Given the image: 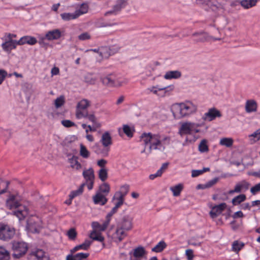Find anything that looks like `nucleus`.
<instances>
[{
	"label": "nucleus",
	"mask_w": 260,
	"mask_h": 260,
	"mask_svg": "<svg viewBox=\"0 0 260 260\" xmlns=\"http://www.w3.org/2000/svg\"><path fill=\"white\" fill-rule=\"evenodd\" d=\"M140 141L145 146L149 144V153L151 152L152 149L163 151L165 149V147L161 145V136L159 134L143 133L140 136Z\"/></svg>",
	"instance_id": "1"
},
{
	"label": "nucleus",
	"mask_w": 260,
	"mask_h": 260,
	"mask_svg": "<svg viewBox=\"0 0 260 260\" xmlns=\"http://www.w3.org/2000/svg\"><path fill=\"white\" fill-rule=\"evenodd\" d=\"M197 106L190 102L177 104L173 107V114L177 118L188 116L196 112Z\"/></svg>",
	"instance_id": "2"
},
{
	"label": "nucleus",
	"mask_w": 260,
	"mask_h": 260,
	"mask_svg": "<svg viewBox=\"0 0 260 260\" xmlns=\"http://www.w3.org/2000/svg\"><path fill=\"white\" fill-rule=\"evenodd\" d=\"M6 205L10 209H15V210L13 211V214L16 216L19 220L23 219L28 214L27 208L25 206L21 205L18 201L16 200L15 197L13 195L10 196L7 199Z\"/></svg>",
	"instance_id": "3"
},
{
	"label": "nucleus",
	"mask_w": 260,
	"mask_h": 260,
	"mask_svg": "<svg viewBox=\"0 0 260 260\" xmlns=\"http://www.w3.org/2000/svg\"><path fill=\"white\" fill-rule=\"evenodd\" d=\"M28 245L24 242L14 241L12 243L13 251L12 256L15 258H19L24 256L28 250Z\"/></svg>",
	"instance_id": "4"
},
{
	"label": "nucleus",
	"mask_w": 260,
	"mask_h": 260,
	"mask_svg": "<svg viewBox=\"0 0 260 260\" xmlns=\"http://www.w3.org/2000/svg\"><path fill=\"white\" fill-rule=\"evenodd\" d=\"M15 235V230L8 224L0 223V240L8 241Z\"/></svg>",
	"instance_id": "5"
},
{
	"label": "nucleus",
	"mask_w": 260,
	"mask_h": 260,
	"mask_svg": "<svg viewBox=\"0 0 260 260\" xmlns=\"http://www.w3.org/2000/svg\"><path fill=\"white\" fill-rule=\"evenodd\" d=\"M193 41L195 44L209 42L211 40V36L204 30L197 31L192 34Z\"/></svg>",
	"instance_id": "6"
},
{
	"label": "nucleus",
	"mask_w": 260,
	"mask_h": 260,
	"mask_svg": "<svg viewBox=\"0 0 260 260\" xmlns=\"http://www.w3.org/2000/svg\"><path fill=\"white\" fill-rule=\"evenodd\" d=\"M28 260H49L45 252L41 249H33L29 252L27 255Z\"/></svg>",
	"instance_id": "7"
},
{
	"label": "nucleus",
	"mask_w": 260,
	"mask_h": 260,
	"mask_svg": "<svg viewBox=\"0 0 260 260\" xmlns=\"http://www.w3.org/2000/svg\"><path fill=\"white\" fill-rule=\"evenodd\" d=\"M61 37V32L59 29H54L48 31L46 32L45 37L43 38L41 40H40L39 43L42 45L44 44L43 40L47 39L49 41H52L54 40H58Z\"/></svg>",
	"instance_id": "8"
},
{
	"label": "nucleus",
	"mask_w": 260,
	"mask_h": 260,
	"mask_svg": "<svg viewBox=\"0 0 260 260\" xmlns=\"http://www.w3.org/2000/svg\"><path fill=\"white\" fill-rule=\"evenodd\" d=\"M29 228L34 233H39L41 228V222L40 219L37 216H32L27 221Z\"/></svg>",
	"instance_id": "9"
},
{
	"label": "nucleus",
	"mask_w": 260,
	"mask_h": 260,
	"mask_svg": "<svg viewBox=\"0 0 260 260\" xmlns=\"http://www.w3.org/2000/svg\"><path fill=\"white\" fill-rule=\"evenodd\" d=\"M222 115L220 112L215 108L209 109L208 111L204 114L202 118L205 121H211L216 117H220Z\"/></svg>",
	"instance_id": "10"
},
{
	"label": "nucleus",
	"mask_w": 260,
	"mask_h": 260,
	"mask_svg": "<svg viewBox=\"0 0 260 260\" xmlns=\"http://www.w3.org/2000/svg\"><path fill=\"white\" fill-rule=\"evenodd\" d=\"M133 219L129 216H124L117 225L125 231H130L133 228Z\"/></svg>",
	"instance_id": "11"
},
{
	"label": "nucleus",
	"mask_w": 260,
	"mask_h": 260,
	"mask_svg": "<svg viewBox=\"0 0 260 260\" xmlns=\"http://www.w3.org/2000/svg\"><path fill=\"white\" fill-rule=\"evenodd\" d=\"M250 184L245 180H243L237 183L233 190L229 191V194H232L235 192L240 193L245 192L248 189Z\"/></svg>",
	"instance_id": "12"
},
{
	"label": "nucleus",
	"mask_w": 260,
	"mask_h": 260,
	"mask_svg": "<svg viewBox=\"0 0 260 260\" xmlns=\"http://www.w3.org/2000/svg\"><path fill=\"white\" fill-rule=\"evenodd\" d=\"M128 0H117L116 3L113 7V9L111 11L107 12L105 15L107 16L109 14H116L119 12L122 9L124 8L127 5Z\"/></svg>",
	"instance_id": "13"
},
{
	"label": "nucleus",
	"mask_w": 260,
	"mask_h": 260,
	"mask_svg": "<svg viewBox=\"0 0 260 260\" xmlns=\"http://www.w3.org/2000/svg\"><path fill=\"white\" fill-rule=\"evenodd\" d=\"M194 127V124L191 122H184L179 128L178 134L182 137L185 135L191 134Z\"/></svg>",
	"instance_id": "14"
},
{
	"label": "nucleus",
	"mask_w": 260,
	"mask_h": 260,
	"mask_svg": "<svg viewBox=\"0 0 260 260\" xmlns=\"http://www.w3.org/2000/svg\"><path fill=\"white\" fill-rule=\"evenodd\" d=\"M5 41L2 43L1 46L4 51L10 52L12 50L16 49L17 45H18V41L14 40H8L3 38Z\"/></svg>",
	"instance_id": "15"
},
{
	"label": "nucleus",
	"mask_w": 260,
	"mask_h": 260,
	"mask_svg": "<svg viewBox=\"0 0 260 260\" xmlns=\"http://www.w3.org/2000/svg\"><path fill=\"white\" fill-rule=\"evenodd\" d=\"M82 118H85L88 119L89 121H91L93 125L96 126V127H100L101 124L99 123L97 120L96 118L93 114H88L86 112H79L77 113V118L80 119Z\"/></svg>",
	"instance_id": "16"
},
{
	"label": "nucleus",
	"mask_w": 260,
	"mask_h": 260,
	"mask_svg": "<svg viewBox=\"0 0 260 260\" xmlns=\"http://www.w3.org/2000/svg\"><path fill=\"white\" fill-rule=\"evenodd\" d=\"M126 236V232L117 225L116 231L112 235V239L114 242L119 243Z\"/></svg>",
	"instance_id": "17"
},
{
	"label": "nucleus",
	"mask_w": 260,
	"mask_h": 260,
	"mask_svg": "<svg viewBox=\"0 0 260 260\" xmlns=\"http://www.w3.org/2000/svg\"><path fill=\"white\" fill-rule=\"evenodd\" d=\"M226 204L225 203H221L212 207L209 214L211 218H214L217 217L226 208Z\"/></svg>",
	"instance_id": "18"
},
{
	"label": "nucleus",
	"mask_w": 260,
	"mask_h": 260,
	"mask_svg": "<svg viewBox=\"0 0 260 260\" xmlns=\"http://www.w3.org/2000/svg\"><path fill=\"white\" fill-rule=\"evenodd\" d=\"M90 105V102L87 99H83L79 102L77 105V109L76 111V116L77 118V113L79 112H86L85 111Z\"/></svg>",
	"instance_id": "19"
},
{
	"label": "nucleus",
	"mask_w": 260,
	"mask_h": 260,
	"mask_svg": "<svg viewBox=\"0 0 260 260\" xmlns=\"http://www.w3.org/2000/svg\"><path fill=\"white\" fill-rule=\"evenodd\" d=\"M37 43V40L36 38L30 36H23L18 41V45H23L25 44L34 45Z\"/></svg>",
	"instance_id": "20"
},
{
	"label": "nucleus",
	"mask_w": 260,
	"mask_h": 260,
	"mask_svg": "<svg viewBox=\"0 0 260 260\" xmlns=\"http://www.w3.org/2000/svg\"><path fill=\"white\" fill-rule=\"evenodd\" d=\"M106 196L101 193V192H96L95 196L92 197L93 203L95 204H99L102 206L105 205L108 202V199Z\"/></svg>",
	"instance_id": "21"
},
{
	"label": "nucleus",
	"mask_w": 260,
	"mask_h": 260,
	"mask_svg": "<svg viewBox=\"0 0 260 260\" xmlns=\"http://www.w3.org/2000/svg\"><path fill=\"white\" fill-rule=\"evenodd\" d=\"M102 83L109 86L113 87L116 85V77L114 74H110L105 77H101Z\"/></svg>",
	"instance_id": "22"
},
{
	"label": "nucleus",
	"mask_w": 260,
	"mask_h": 260,
	"mask_svg": "<svg viewBox=\"0 0 260 260\" xmlns=\"http://www.w3.org/2000/svg\"><path fill=\"white\" fill-rule=\"evenodd\" d=\"M257 105L254 100H247L245 104V111L250 113L257 111Z\"/></svg>",
	"instance_id": "23"
},
{
	"label": "nucleus",
	"mask_w": 260,
	"mask_h": 260,
	"mask_svg": "<svg viewBox=\"0 0 260 260\" xmlns=\"http://www.w3.org/2000/svg\"><path fill=\"white\" fill-rule=\"evenodd\" d=\"M100 142L105 147H108L112 145V137L109 132H106L102 135Z\"/></svg>",
	"instance_id": "24"
},
{
	"label": "nucleus",
	"mask_w": 260,
	"mask_h": 260,
	"mask_svg": "<svg viewBox=\"0 0 260 260\" xmlns=\"http://www.w3.org/2000/svg\"><path fill=\"white\" fill-rule=\"evenodd\" d=\"M91 244V241L88 240H86L82 244L77 245L74 248L70 250V252L71 253H74L77 251L79 250L80 249L87 250L90 247Z\"/></svg>",
	"instance_id": "25"
},
{
	"label": "nucleus",
	"mask_w": 260,
	"mask_h": 260,
	"mask_svg": "<svg viewBox=\"0 0 260 260\" xmlns=\"http://www.w3.org/2000/svg\"><path fill=\"white\" fill-rule=\"evenodd\" d=\"M82 175L86 182L94 180L95 176L94 171L92 168L84 170Z\"/></svg>",
	"instance_id": "26"
},
{
	"label": "nucleus",
	"mask_w": 260,
	"mask_h": 260,
	"mask_svg": "<svg viewBox=\"0 0 260 260\" xmlns=\"http://www.w3.org/2000/svg\"><path fill=\"white\" fill-rule=\"evenodd\" d=\"M259 1V0H241L239 1V3L244 9H248L256 6Z\"/></svg>",
	"instance_id": "27"
},
{
	"label": "nucleus",
	"mask_w": 260,
	"mask_h": 260,
	"mask_svg": "<svg viewBox=\"0 0 260 260\" xmlns=\"http://www.w3.org/2000/svg\"><path fill=\"white\" fill-rule=\"evenodd\" d=\"M181 72L179 71H171L166 72L164 76V78L167 80L179 79L181 77Z\"/></svg>",
	"instance_id": "28"
},
{
	"label": "nucleus",
	"mask_w": 260,
	"mask_h": 260,
	"mask_svg": "<svg viewBox=\"0 0 260 260\" xmlns=\"http://www.w3.org/2000/svg\"><path fill=\"white\" fill-rule=\"evenodd\" d=\"M90 237L93 240L98 241L102 242V245L103 247H105V244L104 242V237L102 235L101 233L96 232L95 231L92 232L90 235Z\"/></svg>",
	"instance_id": "29"
},
{
	"label": "nucleus",
	"mask_w": 260,
	"mask_h": 260,
	"mask_svg": "<svg viewBox=\"0 0 260 260\" xmlns=\"http://www.w3.org/2000/svg\"><path fill=\"white\" fill-rule=\"evenodd\" d=\"M147 254V251L142 246H139L134 250L133 255L135 257L141 258Z\"/></svg>",
	"instance_id": "30"
},
{
	"label": "nucleus",
	"mask_w": 260,
	"mask_h": 260,
	"mask_svg": "<svg viewBox=\"0 0 260 260\" xmlns=\"http://www.w3.org/2000/svg\"><path fill=\"white\" fill-rule=\"evenodd\" d=\"M60 17L63 21H67L77 19L78 17V15L76 14V12L74 13H63L60 14Z\"/></svg>",
	"instance_id": "31"
},
{
	"label": "nucleus",
	"mask_w": 260,
	"mask_h": 260,
	"mask_svg": "<svg viewBox=\"0 0 260 260\" xmlns=\"http://www.w3.org/2000/svg\"><path fill=\"white\" fill-rule=\"evenodd\" d=\"M97 79V77L91 73H87L84 76V81L90 85L94 84Z\"/></svg>",
	"instance_id": "32"
},
{
	"label": "nucleus",
	"mask_w": 260,
	"mask_h": 260,
	"mask_svg": "<svg viewBox=\"0 0 260 260\" xmlns=\"http://www.w3.org/2000/svg\"><path fill=\"white\" fill-rule=\"evenodd\" d=\"M85 185V183H82L78 189L72 191L69 195V197H71V199H73L75 197L82 194L83 192Z\"/></svg>",
	"instance_id": "33"
},
{
	"label": "nucleus",
	"mask_w": 260,
	"mask_h": 260,
	"mask_svg": "<svg viewBox=\"0 0 260 260\" xmlns=\"http://www.w3.org/2000/svg\"><path fill=\"white\" fill-rule=\"evenodd\" d=\"M246 197L244 194H240L232 199V203L234 206L240 205L241 203L245 201Z\"/></svg>",
	"instance_id": "34"
},
{
	"label": "nucleus",
	"mask_w": 260,
	"mask_h": 260,
	"mask_svg": "<svg viewBox=\"0 0 260 260\" xmlns=\"http://www.w3.org/2000/svg\"><path fill=\"white\" fill-rule=\"evenodd\" d=\"M110 190L109 184L107 183H103L99 186V190L97 192L107 196L109 193Z\"/></svg>",
	"instance_id": "35"
},
{
	"label": "nucleus",
	"mask_w": 260,
	"mask_h": 260,
	"mask_svg": "<svg viewBox=\"0 0 260 260\" xmlns=\"http://www.w3.org/2000/svg\"><path fill=\"white\" fill-rule=\"evenodd\" d=\"M78 159L77 156L73 155L72 158L69 159L71 167L75 168L76 170H79L81 168V165L78 161Z\"/></svg>",
	"instance_id": "36"
},
{
	"label": "nucleus",
	"mask_w": 260,
	"mask_h": 260,
	"mask_svg": "<svg viewBox=\"0 0 260 260\" xmlns=\"http://www.w3.org/2000/svg\"><path fill=\"white\" fill-rule=\"evenodd\" d=\"M183 188V185L180 183L175 186L171 187L170 190L173 192L174 197H178L180 194Z\"/></svg>",
	"instance_id": "37"
},
{
	"label": "nucleus",
	"mask_w": 260,
	"mask_h": 260,
	"mask_svg": "<svg viewBox=\"0 0 260 260\" xmlns=\"http://www.w3.org/2000/svg\"><path fill=\"white\" fill-rule=\"evenodd\" d=\"M10 258L9 252L4 247L0 246V260H9Z\"/></svg>",
	"instance_id": "38"
},
{
	"label": "nucleus",
	"mask_w": 260,
	"mask_h": 260,
	"mask_svg": "<svg viewBox=\"0 0 260 260\" xmlns=\"http://www.w3.org/2000/svg\"><path fill=\"white\" fill-rule=\"evenodd\" d=\"M207 5L213 11H216L220 8H222V5L219 4L216 1H208Z\"/></svg>",
	"instance_id": "39"
},
{
	"label": "nucleus",
	"mask_w": 260,
	"mask_h": 260,
	"mask_svg": "<svg viewBox=\"0 0 260 260\" xmlns=\"http://www.w3.org/2000/svg\"><path fill=\"white\" fill-rule=\"evenodd\" d=\"M244 245L245 244L243 242H239L238 240L235 241L232 244V251L238 253L241 249L243 248Z\"/></svg>",
	"instance_id": "40"
},
{
	"label": "nucleus",
	"mask_w": 260,
	"mask_h": 260,
	"mask_svg": "<svg viewBox=\"0 0 260 260\" xmlns=\"http://www.w3.org/2000/svg\"><path fill=\"white\" fill-rule=\"evenodd\" d=\"M89 9V6L88 3H84L81 5L80 9L75 11L77 14L78 15V17L81 15L87 13Z\"/></svg>",
	"instance_id": "41"
},
{
	"label": "nucleus",
	"mask_w": 260,
	"mask_h": 260,
	"mask_svg": "<svg viewBox=\"0 0 260 260\" xmlns=\"http://www.w3.org/2000/svg\"><path fill=\"white\" fill-rule=\"evenodd\" d=\"M167 246L166 243L163 241H160L155 246L152 248V251L155 252H161Z\"/></svg>",
	"instance_id": "42"
},
{
	"label": "nucleus",
	"mask_w": 260,
	"mask_h": 260,
	"mask_svg": "<svg viewBox=\"0 0 260 260\" xmlns=\"http://www.w3.org/2000/svg\"><path fill=\"white\" fill-rule=\"evenodd\" d=\"M199 150L202 152H207L209 151L207 145V141L206 139L202 140L199 145Z\"/></svg>",
	"instance_id": "43"
},
{
	"label": "nucleus",
	"mask_w": 260,
	"mask_h": 260,
	"mask_svg": "<svg viewBox=\"0 0 260 260\" xmlns=\"http://www.w3.org/2000/svg\"><path fill=\"white\" fill-rule=\"evenodd\" d=\"M80 155L84 158H87L90 156V152L86 147L82 144L80 145Z\"/></svg>",
	"instance_id": "44"
},
{
	"label": "nucleus",
	"mask_w": 260,
	"mask_h": 260,
	"mask_svg": "<svg viewBox=\"0 0 260 260\" xmlns=\"http://www.w3.org/2000/svg\"><path fill=\"white\" fill-rule=\"evenodd\" d=\"M220 145L230 147L233 145V140L232 138H223L220 139Z\"/></svg>",
	"instance_id": "45"
},
{
	"label": "nucleus",
	"mask_w": 260,
	"mask_h": 260,
	"mask_svg": "<svg viewBox=\"0 0 260 260\" xmlns=\"http://www.w3.org/2000/svg\"><path fill=\"white\" fill-rule=\"evenodd\" d=\"M65 103V98L63 95H60L54 101V105L56 109H58Z\"/></svg>",
	"instance_id": "46"
},
{
	"label": "nucleus",
	"mask_w": 260,
	"mask_h": 260,
	"mask_svg": "<svg viewBox=\"0 0 260 260\" xmlns=\"http://www.w3.org/2000/svg\"><path fill=\"white\" fill-rule=\"evenodd\" d=\"M99 177L102 181H105L108 178V171L106 168H101L99 171Z\"/></svg>",
	"instance_id": "47"
},
{
	"label": "nucleus",
	"mask_w": 260,
	"mask_h": 260,
	"mask_svg": "<svg viewBox=\"0 0 260 260\" xmlns=\"http://www.w3.org/2000/svg\"><path fill=\"white\" fill-rule=\"evenodd\" d=\"M123 131L124 134L128 137H132L133 136V133L135 132L134 129L131 128L128 125H124L123 126Z\"/></svg>",
	"instance_id": "48"
},
{
	"label": "nucleus",
	"mask_w": 260,
	"mask_h": 260,
	"mask_svg": "<svg viewBox=\"0 0 260 260\" xmlns=\"http://www.w3.org/2000/svg\"><path fill=\"white\" fill-rule=\"evenodd\" d=\"M129 189V186L127 184L122 185L120 189V190L116 192V194H122L125 196L128 193Z\"/></svg>",
	"instance_id": "49"
},
{
	"label": "nucleus",
	"mask_w": 260,
	"mask_h": 260,
	"mask_svg": "<svg viewBox=\"0 0 260 260\" xmlns=\"http://www.w3.org/2000/svg\"><path fill=\"white\" fill-rule=\"evenodd\" d=\"M77 233L74 228L70 229L67 233V236H68L69 239L71 240H75L77 237Z\"/></svg>",
	"instance_id": "50"
},
{
	"label": "nucleus",
	"mask_w": 260,
	"mask_h": 260,
	"mask_svg": "<svg viewBox=\"0 0 260 260\" xmlns=\"http://www.w3.org/2000/svg\"><path fill=\"white\" fill-rule=\"evenodd\" d=\"M167 87H158V86H152L150 88H148L147 90H149L150 92H153L155 94L159 95L158 94V91H161V90H165V92H166V89L167 88Z\"/></svg>",
	"instance_id": "51"
},
{
	"label": "nucleus",
	"mask_w": 260,
	"mask_h": 260,
	"mask_svg": "<svg viewBox=\"0 0 260 260\" xmlns=\"http://www.w3.org/2000/svg\"><path fill=\"white\" fill-rule=\"evenodd\" d=\"M89 254L88 253L80 252L75 254V260H83L87 258Z\"/></svg>",
	"instance_id": "52"
},
{
	"label": "nucleus",
	"mask_w": 260,
	"mask_h": 260,
	"mask_svg": "<svg viewBox=\"0 0 260 260\" xmlns=\"http://www.w3.org/2000/svg\"><path fill=\"white\" fill-rule=\"evenodd\" d=\"M93 224L98 225V229L100 231H104L109 225L108 221H104L103 224H100L98 222H93Z\"/></svg>",
	"instance_id": "53"
},
{
	"label": "nucleus",
	"mask_w": 260,
	"mask_h": 260,
	"mask_svg": "<svg viewBox=\"0 0 260 260\" xmlns=\"http://www.w3.org/2000/svg\"><path fill=\"white\" fill-rule=\"evenodd\" d=\"M91 38L90 35L87 32H85L78 36V39L80 41L89 40Z\"/></svg>",
	"instance_id": "54"
},
{
	"label": "nucleus",
	"mask_w": 260,
	"mask_h": 260,
	"mask_svg": "<svg viewBox=\"0 0 260 260\" xmlns=\"http://www.w3.org/2000/svg\"><path fill=\"white\" fill-rule=\"evenodd\" d=\"M61 123L66 127H70L76 125L74 122L70 120H63Z\"/></svg>",
	"instance_id": "55"
},
{
	"label": "nucleus",
	"mask_w": 260,
	"mask_h": 260,
	"mask_svg": "<svg viewBox=\"0 0 260 260\" xmlns=\"http://www.w3.org/2000/svg\"><path fill=\"white\" fill-rule=\"evenodd\" d=\"M106 148L103 149L101 151L100 150H94V152L96 154H102L103 156H107L108 155V152L109 151V148L108 147H105Z\"/></svg>",
	"instance_id": "56"
},
{
	"label": "nucleus",
	"mask_w": 260,
	"mask_h": 260,
	"mask_svg": "<svg viewBox=\"0 0 260 260\" xmlns=\"http://www.w3.org/2000/svg\"><path fill=\"white\" fill-rule=\"evenodd\" d=\"M218 180V178H214L205 183L207 188H210L215 184Z\"/></svg>",
	"instance_id": "57"
},
{
	"label": "nucleus",
	"mask_w": 260,
	"mask_h": 260,
	"mask_svg": "<svg viewBox=\"0 0 260 260\" xmlns=\"http://www.w3.org/2000/svg\"><path fill=\"white\" fill-rule=\"evenodd\" d=\"M7 76V72L3 69L0 70V85L2 84Z\"/></svg>",
	"instance_id": "58"
},
{
	"label": "nucleus",
	"mask_w": 260,
	"mask_h": 260,
	"mask_svg": "<svg viewBox=\"0 0 260 260\" xmlns=\"http://www.w3.org/2000/svg\"><path fill=\"white\" fill-rule=\"evenodd\" d=\"M260 191V183L256 184L252 187L250 189V191L253 194H256L257 192Z\"/></svg>",
	"instance_id": "59"
},
{
	"label": "nucleus",
	"mask_w": 260,
	"mask_h": 260,
	"mask_svg": "<svg viewBox=\"0 0 260 260\" xmlns=\"http://www.w3.org/2000/svg\"><path fill=\"white\" fill-rule=\"evenodd\" d=\"M4 184L5 185V188L0 190V194H3L7 191L8 186L9 185V182L8 181H2L0 185Z\"/></svg>",
	"instance_id": "60"
},
{
	"label": "nucleus",
	"mask_w": 260,
	"mask_h": 260,
	"mask_svg": "<svg viewBox=\"0 0 260 260\" xmlns=\"http://www.w3.org/2000/svg\"><path fill=\"white\" fill-rule=\"evenodd\" d=\"M124 197L125 196H122V194H116L115 193L112 199L113 200H117V202L121 201V202L124 203Z\"/></svg>",
	"instance_id": "61"
},
{
	"label": "nucleus",
	"mask_w": 260,
	"mask_h": 260,
	"mask_svg": "<svg viewBox=\"0 0 260 260\" xmlns=\"http://www.w3.org/2000/svg\"><path fill=\"white\" fill-rule=\"evenodd\" d=\"M250 137H253L256 141L260 140V128L256 130Z\"/></svg>",
	"instance_id": "62"
},
{
	"label": "nucleus",
	"mask_w": 260,
	"mask_h": 260,
	"mask_svg": "<svg viewBox=\"0 0 260 260\" xmlns=\"http://www.w3.org/2000/svg\"><path fill=\"white\" fill-rule=\"evenodd\" d=\"M170 137L168 136H165L163 138H161V145L164 146L165 144L169 145L170 143Z\"/></svg>",
	"instance_id": "63"
},
{
	"label": "nucleus",
	"mask_w": 260,
	"mask_h": 260,
	"mask_svg": "<svg viewBox=\"0 0 260 260\" xmlns=\"http://www.w3.org/2000/svg\"><path fill=\"white\" fill-rule=\"evenodd\" d=\"M190 32L191 30L190 29H189L188 28H185L182 29L180 33L182 34V37L183 38H184L188 36L190 34Z\"/></svg>",
	"instance_id": "64"
}]
</instances>
